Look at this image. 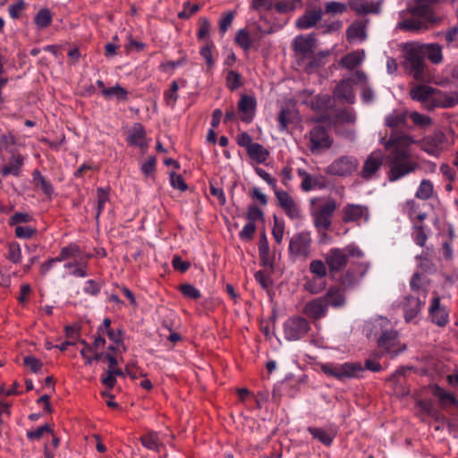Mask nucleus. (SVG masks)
<instances>
[{
    "instance_id": "nucleus-1",
    "label": "nucleus",
    "mask_w": 458,
    "mask_h": 458,
    "mask_svg": "<svg viewBox=\"0 0 458 458\" xmlns=\"http://www.w3.org/2000/svg\"><path fill=\"white\" fill-rule=\"evenodd\" d=\"M425 58L438 64L443 60L442 47L437 43L416 44L405 53V67L416 81H424L427 64Z\"/></svg>"
},
{
    "instance_id": "nucleus-2",
    "label": "nucleus",
    "mask_w": 458,
    "mask_h": 458,
    "mask_svg": "<svg viewBox=\"0 0 458 458\" xmlns=\"http://www.w3.org/2000/svg\"><path fill=\"white\" fill-rule=\"evenodd\" d=\"M439 0H414V5L408 8L411 18L404 19L398 23V28L405 31L420 32L432 28L440 22L433 5Z\"/></svg>"
},
{
    "instance_id": "nucleus-3",
    "label": "nucleus",
    "mask_w": 458,
    "mask_h": 458,
    "mask_svg": "<svg viewBox=\"0 0 458 458\" xmlns=\"http://www.w3.org/2000/svg\"><path fill=\"white\" fill-rule=\"evenodd\" d=\"M388 159L390 169L387 175L390 182H395L419 168V164L411 159L406 148H398L392 150Z\"/></svg>"
},
{
    "instance_id": "nucleus-4",
    "label": "nucleus",
    "mask_w": 458,
    "mask_h": 458,
    "mask_svg": "<svg viewBox=\"0 0 458 458\" xmlns=\"http://www.w3.org/2000/svg\"><path fill=\"white\" fill-rule=\"evenodd\" d=\"M363 256L362 251L354 245H348L345 248H333L325 255V262L328 267L329 275L332 278L335 274L344 269L349 261V257Z\"/></svg>"
},
{
    "instance_id": "nucleus-5",
    "label": "nucleus",
    "mask_w": 458,
    "mask_h": 458,
    "mask_svg": "<svg viewBox=\"0 0 458 458\" xmlns=\"http://www.w3.org/2000/svg\"><path fill=\"white\" fill-rule=\"evenodd\" d=\"M321 369L327 376L344 381L346 378L357 377L364 370V368L360 362H345L343 364L327 363L322 365Z\"/></svg>"
},
{
    "instance_id": "nucleus-6",
    "label": "nucleus",
    "mask_w": 458,
    "mask_h": 458,
    "mask_svg": "<svg viewBox=\"0 0 458 458\" xmlns=\"http://www.w3.org/2000/svg\"><path fill=\"white\" fill-rule=\"evenodd\" d=\"M359 160L353 156H341L335 159L327 168L330 175L347 177L358 170Z\"/></svg>"
},
{
    "instance_id": "nucleus-7",
    "label": "nucleus",
    "mask_w": 458,
    "mask_h": 458,
    "mask_svg": "<svg viewBox=\"0 0 458 458\" xmlns=\"http://www.w3.org/2000/svg\"><path fill=\"white\" fill-rule=\"evenodd\" d=\"M310 330V322L302 317L289 318L284 325V337L288 341H297L303 338Z\"/></svg>"
},
{
    "instance_id": "nucleus-8",
    "label": "nucleus",
    "mask_w": 458,
    "mask_h": 458,
    "mask_svg": "<svg viewBox=\"0 0 458 458\" xmlns=\"http://www.w3.org/2000/svg\"><path fill=\"white\" fill-rule=\"evenodd\" d=\"M336 209L337 204L335 199H329L326 203L318 206L311 213L315 226L318 230H329L332 224V217Z\"/></svg>"
},
{
    "instance_id": "nucleus-9",
    "label": "nucleus",
    "mask_w": 458,
    "mask_h": 458,
    "mask_svg": "<svg viewBox=\"0 0 458 458\" xmlns=\"http://www.w3.org/2000/svg\"><path fill=\"white\" fill-rule=\"evenodd\" d=\"M311 237L310 233L294 234L289 242V254L293 259H307L310 253Z\"/></svg>"
},
{
    "instance_id": "nucleus-10",
    "label": "nucleus",
    "mask_w": 458,
    "mask_h": 458,
    "mask_svg": "<svg viewBox=\"0 0 458 458\" xmlns=\"http://www.w3.org/2000/svg\"><path fill=\"white\" fill-rule=\"evenodd\" d=\"M309 140V148L312 153L329 149L334 141L329 136L327 130L321 125H316L310 131Z\"/></svg>"
},
{
    "instance_id": "nucleus-11",
    "label": "nucleus",
    "mask_w": 458,
    "mask_h": 458,
    "mask_svg": "<svg viewBox=\"0 0 458 458\" xmlns=\"http://www.w3.org/2000/svg\"><path fill=\"white\" fill-rule=\"evenodd\" d=\"M377 346L392 356H396L406 349V344L399 342L398 333L395 330L384 331L377 339Z\"/></svg>"
},
{
    "instance_id": "nucleus-12",
    "label": "nucleus",
    "mask_w": 458,
    "mask_h": 458,
    "mask_svg": "<svg viewBox=\"0 0 458 458\" xmlns=\"http://www.w3.org/2000/svg\"><path fill=\"white\" fill-rule=\"evenodd\" d=\"M384 158L380 152H372L367 157L359 175L366 180H371L383 165Z\"/></svg>"
},
{
    "instance_id": "nucleus-13",
    "label": "nucleus",
    "mask_w": 458,
    "mask_h": 458,
    "mask_svg": "<svg viewBox=\"0 0 458 458\" xmlns=\"http://www.w3.org/2000/svg\"><path fill=\"white\" fill-rule=\"evenodd\" d=\"M446 138L441 131H436L433 134L425 137L417 143L420 148L430 155H437L440 147L444 144Z\"/></svg>"
},
{
    "instance_id": "nucleus-14",
    "label": "nucleus",
    "mask_w": 458,
    "mask_h": 458,
    "mask_svg": "<svg viewBox=\"0 0 458 458\" xmlns=\"http://www.w3.org/2000/svg\"><path fill=\"white\" fill-rule=\"evenodd\" d=\"M278 205L284 210L291 219L300 217V210L294 199L287 191L276 190L274 191Z\"/></svg>"
},
{
    "instance_id": "nucleus-15",
    "label": "nucleus",
    "mask_w": 458,
    "mask_h": 458,
    "mask_svg": "<svg viewBox=\"0 0 458 458\" xmlns=\"http://www.w3.org/2000/svg\"><path fill=\"white\" fill-rule=\"evenodd\" d=\"M408 116V110H394L386 116L385 124L392 129V132H396L398 130H409L411 127L407 123Z\"/></svg>"
},
{
    "instance_id": "nucleus-16",
    "label": "nucleus",
    "mask_w": 458,
    "mask_h": 458,
    "mask_svg": "<svg viewBox=\"0 0 458 458\" xmlns=\"http://www.w3.org/2000/svg\"><path fill=\"white\" fill-rule=\"evenodd\" d=\"M327 312V306L322 297L315 298L306 303L303 313L310 318L318 320L324 318Z\"/></svg>"
},
{
    "instance_id": "nucleus-17",
    "label": "nucleus",
    "mask_w": 458,
    "mask_h": 458,
    "mask_svg": "<svg viewBox=\"0 0 458 458\" xmlns=\"http://www.w3.org/2000/svg\"><path fill=\"white\" fill-rule=\"evenodd\" d=\"M416 259L422 273L433 274L437 271L436 252L432 247H426L421 254L416 256Z\"/></svg>"
},
{
    "instance_id": "nucleus-18",
    "label": "nucleus",
    "mask_w": 458,
    "mask_h": 458,
    "mask_svg": "<svg viewBox=\"0 0 458 458\" xmlns=\"http://www.w3.org/2000/svg\"><path fill=\"white\" fill-rule=\"evenodd\" d=\"M417 143L413 138L403 131L391 132L389 139L385 142V148L387 150H394L398 148H406V147Z\"/></svg>"
},
{
    "instance_id": "nucleus-19",
    "label": "nucleus",
    "mask_w": 458,
    "mask_h": 458,
    "mask_svg": "<svg viewBox=\"0 0 458 458\" xmlns=\"http://www.w3.org/2000/svg\"><path fill=\"white\" fill-rule=\"evenodd\" d=\"M429 315L432 321L443 327L448 322V315L444 308L440 306V298L436 296L433 298L431 305L429 307Z\"/></svg>"
},
{
    "instance_id": "nucleus-20",
    "label": "nucleus",
    "mask_w": 458,
    "mask_h": 458,
    "mask_svg": "<svg viewBox=\"0 0 458 458\" xmlns=\"http://www.w3.org/2000/svg\"><path fill=\"white\" fill-rule=\"evenodd\" d=\"M315 34L308 36H298L293 41V50L301 55H307L313 52L315 47Z\"/></svg>"
},
{
    "instance_id": "nucleus-21",
    "label": "nucleus",
    "mask_w": 458,
    "mask_h": 458,
    "mask_svg": "<svg viewBox=\"0 0 458 458\" xmlns=\"http://www.w3.org/2000/svg\"><path fill=\"white\" fill-rule=\"evenodd\" d=\"M437 89L428 85L419 84L410 89L409 95L411 99L424 103L433 98Z\"/></svg>"
},
{
    "instance_id": "nucleus-22",
    "label": "nucleus",
    "mask_w": 458,
    "mask_h": 458,
    "mask_svg": "<svg viewBox=\"0 0 458 458\" xmlns=\"http://www.w3.org/2000/svg\"><path fill=\"white\" fill-rule=\"evenodd\" d=\"M257 102L253 97L243 95L240 98L238 103L239 111L243 113L244 115L242 116V120L245 123L251 122L253 118V113L256 109Z\"/></svg>"
},
{
    "instance_id": "nucleus-23",
    "label": "nucleus",
    "mask_w": 458,
    "mask_h": 458,
    "mask_svg": "<svg viewBox=\"0 0 458 458\" xmlns=\"http://www.w3.org/2000/svg\"><path fill=\"white\" fill-rule=\"evenodd\" d=\"M322 19V11H307L296 21V27L299 30H308L314 27Z\"/></svg>"
},
{
    "instance_id": "nucleus-24",
    "label": "nucleus",
    "mask_w": 458,
    "mask_h": 458,
    "mask_svg": "<svg viewBox=\"0 0 458 458\" xmlns=\"http://www.w3.org/2000/svg\"><path fill=\"white\" fill-rule=\"evenodd\" d=\"M259 253L261 266L268 267L273 269L275 257L270 256L269 254V244L265 232L261 233L260 234L259 242Z\"/></svg>"
},
{
    "instance_id": "nucleus-25",
    "label": "nucleus",
    "mask_w": 458,
    "mask_h": 458,
    "mask_svg": "<svg viewBox=\"0 0 458 458\" xmlns=\"http://www.w3.org/2000/svg\"><path fill=\"white\" fill-rule=\"evenodd\" d=\"M324 299L327 306L334 308H341L345 303V297L342 293V289L337 286L330 287L327 293L321 296Z\"/></svg>"
},
{
    "instance_id": "nucleus-26",
    "label": "nucleus",
    "mask_w": 458,
    "mask_h": 458,
    "mask_svg": "<svg viewBox=\"0 0 458 458\" xmlns=\"http://www.w3.org/2000/svg\"><path fill=\"white\" fill-rule=\"evenodd\" d=\"M334 93L337 98L349 104H353L355 101V95L350 80L341 81L336 86Z\"/></svg>"
},
{
    "instance_id": "nucleus-27",
    "label": "nucleus",
    "mask_w": 458,
    "mask_h": 458,
    "mask_svg": "<svg viewBox=\"0 0 458 458\" xmlns=\"http://www.w3.org/2000/svg\"><path fill=\"white\" fill-rule=\"evenodd\" d=\"M368 211L366 207L348 204L343 209V221L344 223L359 221Z\"/></svg>"
},
{
    "instance_id": "nucleus-28",
    "label": "nucleus",
    "mask_w": 458,
    "mask_h": 458,
    "mask_svg": "<svg viewBox=\"0 0 458 458\" xmlns=\"http://www.w3.org/2000/svg\"><path fill=\"white\" fill-rule=\"evenodd\" d=\"M422 302L419 297L409 295L405 298L403 303L404 318L406 321L414 318L421 309Z\"/></svg>"
},
{
    "instance_id": "nucleus-29",
    "label": "nucleus",
    "mask_w": 458,
    "mask_h": 458,
    "mask_svg": "<svg viewBox=\"0 0 458 458\" xmlns=\"http://www.w3.org/2000/svg\"><path fill=\"white\" fill-rule=\"evenodd\" d=\"M146 131L140 123H135L128 136V141L131 145L140 147L141 148L147 147L145 140Z\"/></svg>"
},
{
    "instance_id": "nucleus-30",
    "label": "nucleus",
    "mask_w": 458,
    "mask_h": 458,
    "mask_svg": "<svg viewBox=\"0 0 458 458\" xmlns=\"http://www.w3.org/2000/svg\"><path fill=\"white\" fill-rule=\"evenodd\" d=\"M350 8L358 14L377 13L379 7L373 3H368L366 0H351Z\"/></svg>"
},
{
    "instance_id": "nucleus-31",
    "label": "nucleus",
    "mask_w": 458,
    "mask_h": 458,
    "mask_svg": "<svg viewBox=\"0 0 458 458\" xmlns=\"http://www.w3.org/2000/svg\"><path fill=\"white\" fill-rule=\"evenodd\" d=\"M23 165V157L21 155H13L10 158L8 164L4 165L1 174L3 176H7L9 174L19 176L21 173V167Z\"/></svg>"
},
{
    "instance_id": "nucleus-32",
    "label": "nucleus",
    "mask_w": 458,
    "mask_h": 458,
    "mask_svg": "<svg viewBox=\"0 0 458 458\" xmlns=\"http://www.w3.org/2000/svg\"><path fill=\"white\" fill-rule=\"evenodd\" d=\"M432 394L434 396L438 398L440 405L443 408L457 406V400L455 397L452 394L444 390L442 387L434 386L432 388Z\"/></svg>"
},
{
    "instance_id": "nucleus-33",
    "label": "nucleus",
    "mask_w": 458,
    "mask_h": 458,
    "mask_svg": "<svg viewBox=\"0 0 458 458\" xmlns=\"http://www.w3.org/2000/svg\"><path fill=\"white\" fill-rule=\"evenodd\" d=\"M437 96L435 97L431 101V106L433 107H452L458 103V98L456 96H448L446 94L441 93L438 89L437 91Z\"/></svg>"
},
{
    "instance_id": "nucleus-34",
    "label": "nucleus",
    "mask_w": 458,
    "mask_h": 458,
    "mask_svg": "<svg viewBox=\"0 0 458 458\" xmlns=\"http://www.w3.org/2000/svg\"><path fill=\"white\" fill-rule=\"evenodd\" d=\"M428 280L423 278L420 272H415L411 278L410 286L411 291L418 293H422L425 297L428 291Z\"/></svg>"
},
{
    "instance_id": "nucleus-35",
    "label": "nucleus",
    "mask_w": 458,
    "mask_h": 458,
    "mask_svg": "<svg viewBox=\"0 0 458 458\" xmlns=\"http://www.w3.org/2000/svg\"><path fill=\"white\" fill-rule=\"evenodd\" d=\"M98 333H101V334L106 333L107 335L108 338L111 341L114 342L115 344H120L122 342L121 335H122L123 330L118 329L116 332L114 331L111 328V320L107 318L103 320L102 326H100L98 328Z\"/></svg>"
},
{
    "instance_id": "nucleus-36",
    "label": "nucleus",
    "mask_w": 458,
    "mask_h": 458,
    "mask_svg": "<svg viewBox=\"0 0 458 458\" xmlns=\"http://www.w3.org/2000/svg\"><path fill=\"white\" fill-rule=\"evenodd\" d=\"M250 158L255 159L258 163H263L269 155V152L259 143L254 142L247 150Z\"/></svg>"
},
{
    "instance_id": "nucleus-37",
    "label": "nucleus",
    "mask_w": 458,
    "mask_h": 458,
    "mask_svg": "<svg viewBox=\"0 0 458 458\" xmlns=\"http://www.w3.org/2000/svg\"><path fill=\"white\" fill-rule=\"evenodd\" d=\"M32 176L35 186L39 187L46 195L51 196L54 191L53 186L41 173L38 170H35Z\"/></svg>"
},
{
    "instance_id": "nucleus-38",
    "label": "nucleus",
    "mask_w": 458,
    "mask_h": 458,
    "mask_svg": "<svg viewBox=\"0 0 458 458\" xmlns=\"http://www.w3.org/2000/svg\"><path fill=\"white\" fill-rule=\"evenodd\" d=\"M346 33L349 40L356 38L363 40L366 38L365 25L360 21H355L348 27Z\"/></svg>"
},
{
    "instance_id": "nucleus-39",
    "label": "nucleus",
    "mask_w": 458,
    "mask_h": 458,
    "mask_svg": "<svg viewBox=\"0 0 458 458\" xmlns=\"http://www.w3.org/2000/svg\"><path fill=\"white\" fill-rule=\"evenodd\" d=\"M5 150L15 155L17 144L15 138L10 132L4 133L0 137V151Z\"/></svg>"
},
{
    "instance_id": "nucleus-40",
    "label": "nucleus",
    "mask_w": 458,
    "mask_h": 458,
    "mask_svg": "<svg viewBox=\"0 0 458 458\" xmlns=\"http://www.w3.org/2000/svg\"><path fill=\"white\" fill-rule=\"evenodd\" d=\"M101 92L106 98H115L117 100H125L128 95L127 90L120 85L103 89Z\"/></svg>"
},
{
    "instance_id": "nucleus-41",
    "label": "nucleus",
    "mask_w": 458,
    "mask_h": 458,
    "mask_svg": "<svg viewBox=\"0 0 458 458\" xmlns=\"http://www.w3.org/2000/svg\"><path fill=\"white\" fill-rule=\"evenodd\" d=\"M358 276L350 269L345 271L339 278L340 286L344 291L352 288L358 284Z\"/></svg>"
},
{
    "instance_id": "nucleus-42",
    "label": "nucleus",
    "mask_w": 458,
    "mask_h": 458,
    "mask_svg": "<svg viewBox=\"0 0 458 458\" xmlns=\"http://www.w3.org/2000/svg\"><path fill=\"white\" fill-rule=\"evenodd\" d=\"M234 41L244 51H249L252 45L250 35L246 29H241L236 32Z\"/></svg>"
},
{
    "instance_id": "nucleus-43",
    "label": "nucleus",
    "mask_w": 458,
    "mask_h": 458,
    "mask_svg": "<svg viewBox=\"0 0 458 458\" xmlns=\"http://www.w3.org/2000/svg\"><path fill=\"white\" fill-rule=\"evenodd\" d=\"M361 62L362 56L359 52H352L341 59V64L349 70L356 68Z\"/></svg>"
},
{
    "instance_id": "nucleus-44",
    "label": "nucleus",
    "mask_w": 458,
    "mask_h": 458,
    "mask_svg": "<svg viewBox=\"0 0 458 458\" xmlns=\"http://www.w3.org/2000/svg\"><path fill=\"white\" fill-rule=\"evenodd\" d=\"M434 189L433 184L429 180H422L417 191L416 197L420 199L427 200L433 195Z\"/></svg>"
},
{
    "instance_id": "nucleus-45",
    "label": "nucleus",
    "mask_w": 458,
    "mask_h": 458,
    "mask_svg": "<svg viewBox=\"0 0 458 458\" xmlns=\"http://www.w3.org/2000/svg\"><path fill=\"white\" fill-rule=\"evenodd\" d=\"M335 122L341 123H353L356 120V115L353 109L342 108L335 112Z\"/></svg>"
},
{
    "instance_id": "nucleus-46",
    "label": "nucleus",
    "mask_w": 458,
    "mask_h": 458,
    "mask_svg": "<svg viewBox=\"0 0 458 458\" xmlns=\"http://www.w3.org/2000/svg\"><path fill=\"white\" fill-rule=\"evenodd\" d=\"M309 432L312 435V437L325 445H330L333 440V435L328 433L327 431L320 428H312L310 427L308 428Z\"/></svg>"
},
{
    "instance_id": "nucleus-47",
    "label": "nucleus",
    "mask_w": 458,
    "mask_h": 458,
    "mask_svg": "<svg viewBox=\"0 0 458 458\" xmlns=\"http://www.w3.org/2000/svg\"><path fill=\"white\" fill-rule=\"evenodd\" d=\"M326 262L320 259H314L310 264V271L317 277V279H323L327 275Z\"/></svg>"
},
{
    "instance_id": "nucleus-48",
    "label": "nucleus",
    "mask_w": 458,
    "mask_h": 458,
    "mask_svg": "<svg viewBox=\"0 0 458 458\" xmlns=\"http://www.w3.org/2000/svg\"><path fill=\"white\" fill-rule=\"evenodd\" d=\"M140 442L143 446L150 450L159 451V447L162 445L158 442L157 434L156 432H149L148 435L140 437Z\"/></svg>"
},
{
    "instance_id": "nucleus-49",
    "label": "nucleus",
    "mask_w": 458,
    "mask_h": 458,
    "mask_svg": "<svg viewBox=\"0 0 458 458\" xmlns=\"http://www.w3.org/2000/svg\"><path fill=\"white\" fill-rule=\"evenodd\" d=\"M115 376L123 377L124 372L118 368L107 371V375H103L101 377L102 384L105 385L107 388L112 389L116 383Z\"/></svg>"
},
{
    "instance_id": "nucleus-50",
    "label": "nucleus",
    "mask_w": 458,
    "mask_h": 458,
    "mask_svg": "<svg viewBox=\"0 0 458 458\" xmlns=\"http://www.w3.org/2000/svg\"><path fill=\"white\" fill-rule=\"evenodd\" d=\"M418 406L420 409L426 413L427 415L434 418L435 420H438L440 418V413L437 410V408L434 406L433 403L431 401L427 400H419L417 402Z\"/></svg>"
},
{
    "instance_id": "nucleus-51",
    "label": "nucleus",
    "mask_w": 458,
    "mask_h": 458,
    "mask_svg": "<svg viewBox=\"0 0 458 458\" xmlns=\"http://www.w3.org/2000/svg\"><path fill=\"white\" fill-rule=\"evenodd\" d=\"M301 0H286L279 1L275 4V9L278 13H286L296 9L297 5H301Z\"/></svg>"
},
{
    "instance_id": "nucleus-52",
    "label": "nucleus",
    "mask_w": 458,
    "mask_h": 458,
    "mask_svg": "<svg viewBox=\"0 0 458 458\" xmlns=\"http://www.w3.org/2000/svg\"><path fill=\"white\" fill-rule=\"evenodd\" d=\"M98 207H97V214L96 220H98V217L104 209L105 204L109 200V188H98Z\"/></svg>"
},
{
    "instance_id": "nucleus-53",
    "label": "nucleus",
    "mask_w": 458,
    "mask_h": 458,
    "mask_svg": "<svg viewBox=\"0 0 458 458\" xmlns=\"http://www.w3.org/2000/svg\"><path fill=\"white\" fill-rule=\"evenodd\" d=\"M331 98L328 95L317 96L310 101V107L315 111H322L330 107Z\"/></svg>"
},
{
    "instance_id": "nucleus-54",
    "label": "nucleus",
    "mask_w": 458,
    "mask_h": 458,
    "mask_svg": "<svg viewBox=\"0 0 458 458\" xmlns=\"http://www.w3.org/2000/svg\"><path fill=\"white\" fill-rule=\"evenodd\" d=\"M242 85V75L233 70H230L226 75V86L231 90H235Z\"/></svg>"
},
{
    "instance_id": "nucleus-55",
    "label": "nucleus",
    "mask_w": 458,
    "mask_h": 458,
    "mask_svg": "<svg viewBox=\"0 0 458 458\" xmlns=\"http://www.w3.org/2000/svg\"><path fill=\"white\" fill-rule=\"evenodd\" d=\"M52 21V16L48 9H41L35 16V23L38 28H47Z\"/></svg>"
},
{
    "instance_id": "nucleus-56",
    "label": "nucleus",
    "mask_w": 458,
    "mask_h": 458,
    "mask_svg": "<svg viewBox=\"0 0 458 458\" xmlns=\"http://www.w3.org/2000/svg\"><path fill=\"white\" fill-rule=\"evenodd\" d=\"M409 117L411 119L413 123L419 127H428L432 123V119L429 116L421 114L417 111L409 113Z\"/></svg>"
},
{
    "instance_id": "nucleus-57",
    "label": "nucleus",
    "mask_w": 458,
    "mask_h": 458,
    "mask_svg": "<svg viewBox=\"0 0 458 458\" xmlns=\"http://www.w3.org/2000/svg\"><path fill=\"white\" fill-rule=\"evenodd\" d=\"M293 111L290 108L283 107L278 114L279 130L284 131L292 121Z\"/></svg>"
},
{
    "instance_id": "nucleus-58",
    "label": "nucleus",
    "mask_w": 458,
    "mask_h": 458,
    "mask_svg": "<svg viewBox=\"0 0 458 458\" xmlns=\"http://www.w3.org/2000/svg\"><path fill=\"white\" fill-rule=\"evenodd\" d=\"M298 174L302 177L301 187L304 191H310L312 190L313 186L318 184V180L313 179L309 173L302 170H298Z\"/></svg>"
},
{
    "instance_id": "nucleus-59",
    "label": "nucleus",
    "mask_w": 458,
    "mask_h": 458,
    "mask_svg": "<svg viewBox=\"0 0 458 458\" xmlns=\"http://www.w3.org/2000/svg\"><path fill=\"white\" fill-rule=\"evenodd\" d=\"M303 287L306 291L310 292L312 294H317L321 293L326 288L325 282H318L316 279L307 280L303 284Z\"/></svg>"
},
{
    "instance_id": "nucleus-60",
    "label": "nucleus",
    "mask_w": 458,
    "mask_h": 458,
    "mask_svg": "<svg viewBox=\"0 0 458 458\" xmlns=\"http://www.w3.org/2000/svg\"><path fill=\"white\" fill-rule=\"evenodd\" d=\"M347 10V6L344 3L340 2H328L325 6V13L331 14L343 13Z\"/></svg>"
},
{
    "instance_id": "nucleus-61",
    "label": "nucleus",
    "mask_w": 458,
    "mask_h": 458,
    "mask_svg": "<svg viewBox=\"0 0 458 458\" xmlns=\"http://www.w3.org/2000/svg\"><path fill=\"white\" fill-rule=\"evenodd\" d=\"M181 293L187 298L199 299L200 298L199 291L191 284H183L179 287Z\"/></svg>"
},
{
    "instance_id": "nucleus-62",
    "label": "nucleus",
    "mask_w": 458,
    "mask_h": 458,
    "mask_svg": "<svg viewBox=\"0 0 458 458\" xmlns=\"http://www.w3.org/2000/svg\"><path fill=\"white\" fill-rule=\"evenodd\" d=\"M23 364L33 373H38L43 367V363L35 356H26Z\"/></svg>"
},
{
    "instance_id": "nucleus-63",
    "label": "nucleus",
    "mask_w": 458,
    "mask_h": 458,
    "mask_svg": "<svg viewBox=\"0 0 458 458\" xmlns=\"http://www.w3.org/2000/svg\"><path fill=\"white\" fill-rule=\"evenodd\" d=\"M7 258L13 263H19L21 261V252L18 243L13 242L9 244Z\"/></svg>"
},
{
    "instance_id": "nucleus-64",
    "label": "nucleus",
    "mask_w": 458,
    "mask_h": 458,
    "mask_svg": "<svg viewBox=\"0 0 458 458\" xmlns=\"http://www.w3.org/2000/svg\"><path fill=\"white\" fill-rule=\"evenodd\" d=\"M37 233L35 228L27 225H17L15 227V235L18 238L30 239Z\"/></svg>"
}]
</instances>
